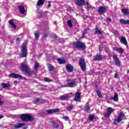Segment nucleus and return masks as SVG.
Segmentation results:
<instances>
[{
	"label": "nucleus",
	"mask_w": 129,
	"mask_h": 129,
	"mask_svg": "<svg viewBox=\"0 0 129 129\" xmlns=\"http://www.w3.org/2000/svg\"><path fill=\"white\" fill-rule=\"evenodd\" d=\"M107 103H112L113 101H118V97H111V98H107Z\"/></svg>",
	"instance_id": "obj_11"
},
{
	"label": "nucleus",
	"mask_w": 129,
	"mask_h": 129,
	"mask_svg": "<svg viewBox=\"0 0 129 129\" xmlns=\"http://www.w3.org/2000/svg\"><path fill=\"white\" fill-rule=\"evenodd\" d=\"M51 122L52 123V126L54 128H58L59 127V124L57 122L55 121H52Z\"/></svg>",
	"instance_id": "obj_23"
},
{
	"label": "nucleus",
	"mask_w": 129,
	"mask_h": 129,
	"mask_svg": "<svg viewBox=\"0 0 129 129\" xmlns=\"http://www.w3.org/2000/svg\"><path fill=\"white\" fill-rule=\"evenodd\" d=\"M39 15H41V13H38Z\"/></svg>",
	"instance_id": "obj_58"
},
{
	"label": "nucleus",
	"mask_w": 129,
	"mask_h": 129,
	"mask_svg": "<svg viewBox=\"0 0 129 129\" xmlns=\"http://www.w3.org/2000/svg\"><path fill=\"white\" fill-rule=\"evenodd\" d=\"M48 4L47 6V8L48 9H49V8H51V2L50 1H48Z\"/></svg>",
	"instance_id": "obj_44"
},
{
	"label": "nucleus",
	"mask_w": 129,
	"mask_h": 129,
	"mask_svg": "<svg viewBox=\"0 0 129 129\" xmlns=\"http://www.w3.org/2000/svg\"><path fill=\"white\" fill-rule=\"evenodd\" d=\"M114 60H115V62L116 63V65L117 66H120V61L118 59V58L117 57V56L114 55L113 56Z\"/></svg>",
	"instance_id": "obj_18"
},
{
	"label": "nucleus",
	"mask_w": 129,
	"mask_h": 129,
	"mask_svg": "<svg viewBox=\"0 0 129 129\" xmlns=\"http://www.w3.org/2000/svg\"><path fill=\"white\" fill-rule=\"evenodd\" d=\"M28 53V49H27V45L26 44L22 45V48L21 49V55L22 58H25L27 57V54Z\"/></svg>",
	"instance_id": "obj_3"
},
{
	"label": "nucleus",
	"mask_w": 129,
	"mask_h": 129,
	"mask_svg": "<svg viewBox=\"0 0 129 129\" xmlns=\"http://www.w3.org/2000/svg\"><path fill=\"white\" fill-rule=\"evenodd\" d=\"M49 71H53V70H54V68H53L52 66H50L49 67Z\"/></svg>",
	"instance_id": "obj_43"
},
{
	"label": "nucleus",
	"mask_w": 129,
	"mask_h": 129,
	"mask_svg": "<svg viewBox=\"0 0 129 129\" xmlns=\"http://www.w3.org/2000/svg\"><path fill=\"white\" fill-rule=\"evenodd\" d=\"M65 120H69V117L68 116H65Z\"/></svg>",
	"instance_id": "obj_49"
},
{
	"label": "nucleus",
	"mask_w": 129,
	"mask_h": 129,
	"mask_svg": "<svg viewBox=\"0 0 129 129\" xmlns=\"http://www.w3.org/2000/svg\"><path fill=\"white\" fill-rule=\"evenodd\" d=\"M2 86L3 87V88H8V87H10V84L9 83L2 84Z\"/></svg>",
	"instance_id": "obj_31"
},
{
	"label": "nucleus",
	"mask_w": 129,
	"mask_h": 129,
	"mask_svg": "<svg viewBox=\"0 0 129 129\" xmlns=\"http://www.w3.org/2000/svg\"><path fill=\"white\" fill-rule=\"evenodd\" d=\"M111 114L109 113H108V112H106L104 113V115L105 117H109Z\"/></svg>",
	"instance_id": "obj_37"
},
{
	"label": "nucleus",
	"mask_w": 129,
	"mask_h": 129,
	"mask_svg": "<svg viewBox=\"0 0 129 129\" xmlns=\"http://www.w3.org/2000/svg\"><path fill=\"white\" fill-rule=\"evenodd\" d=\"M25 124L24 123H18L14 126H12L11 127V128L12 129H17V128H20V127H22V126H25Z\"/></svg>",
	"instance_id": "obj_10"
},
{
	"label": "nucleus",
	"mask_w": 129,
	"mask_h": 129,
	"mask_svg": "<svg viewBox=\"0 0 129 129\" xmlns=\"http://www.w3.org/2000/svg\"><path fill=\"white\" fill-rule=\"evenodd\" d=\"M107 112L111 114L112 112H113V109L111 107H108L107 108Z\"/></svg>",
	"instance_id": "obj_29"
},
{
	"label": "nucleus",
	"mask_w": 129,
	"mask_h": 129,
	"mask_svg": "<svg viewBox=\"0 0 129 129\" xmlns=\"http://www.w3.org/2000/svg\"><path fill=\"white\" fill-rule=\"evenodd\" d=\"M14 84H15V85H16L18 84V82L15 81H14Z\"/></svg>",
	"instance_id": "obj_53"
},
{
	"label": "nucleus",
	"mask_w": 129,
	"mask_h": 129,
	"mask_svg": "<svg viewBox=\"0 0 129 129\" xmlns=\"http://www.w3.org/2000/svg\"><path fill=\"white\" fill-rule=\"evenodd\" d=\"M67 109L69 111H70V110L74 109V106H73V105H69L68 106H67Z\"/></svg>",
	"instance_id": "obj_28"
},
{
	"label": "nucleus",
	"mask_w": 129,
	"mask_h": 129,
	"mask_svg": "<svg viewBox=\"0 0 129 129\" xmlns=\"http://www.w3.org/2000/svg\"><path fill=\"white\" fill-rule=\"evenodd\" d=\"M20 118L23 121H33L35 117L31 114H24L20 115Z\"/></svg>",
	"instance_id": "obj_1"
},
{
	"label": "nucleus",
	"mask_w": 129,
	"mask_h": 129,
	"mask_svg": "<svg viewBox=\"0 0 129 129\" xmlns=\"http://www.w3.org/2000/svg\"><path fill=\"white\" fill-rule=\"evenodd\" d=\"M101 55L97 54L94 56V60L95 61H98L99 60H101Z\"/></svg>",
	"instance_id": "obj_27"
},
{
	"label": "nucleus",
	"mask_w": 129,
	"mask_h": 129,
	"mask_svg": "<svg viewBox=\"0 0 129 129\" xmlns=\"http://www.w3.org/2000/svg\"><path fill=\"white\" fill-rule=\"evenodd\" d=\"M114 49L115 51H116L120 54H122V53H123V48H122L115 47Z\"/></svg>",
	"instance_id": "obj_22"
},
{
	"label": "nucleus",
	"mask_w": 129,
	"mask_h": 129,
	"mask_svg": "<svg viewBox=\"0 0 129 129\" xmlns=\"http://www.w3.org/2000/svg\"><path fill=\"white\" fill-rule=\"evenodd\" d=\"M67 24L69 28H72V27H73V24H72V22L71 21V20H69L67 22Z\"/></svg>",
	"instance_id": "obj_32"
},
{
	"label": "nucleus",
	"mask_w": 129,
	"mask_h": 129,
	"mask_svg": "<svg viewBox=\"0 0 129 129\" xmlns=\"http://www.w3.org/2000/svg\"><path fill=\"white\" fill-rule=\"evenodd\" d=\"M97 94L99 97H101V93H100V92L98 90L97 91Z\"/></svg>",
	"instance_id": "obj_40"
},
{
	"label": "nucleus",
	"mask_w": 129,
	"mask_h": 129,
	"mask_svg": "<svg viewBox=\"0 0 129 129\" xmlns=\"http://www.w3.org/2000/svg\"><path fill=\"white\" fill-rule=\"evenodd\" d=\"M73 45L74 47H75L79 50H85V49H86V45H85V43L82 42H75L73 43Z\"/></svg>",
	"instance_id": "obj_2"
},
{
	"label": "nucleus",
	"mask_w": 129,
	"mask_h": 129,
	"mask_svg": "<svg viewBox=\"0 0 129 129\" xmlns=\"http://www.w3.org/2000/svg\"><path fill=\"white\" fill-rule=\"evenodd\" d=\"M114 78H117V73L116 72V73H115Z\"/></svg>",
	"instance_id": "obj_48"
},
{
	"label": "nucleus",
	"mask_w": 129,
	"mask_h": 129,
	"mask_svg": "<svg viewBox=\"0 0 129 129\" xmlns=\"http://www.w3.org/2000/svg\"><path fill=\"white\" fill-rule=\"evenodd\" d=\"M9 23L11 25V26H12V28H13V29H16L17 28V26H16V25H15L14 20H9Z\"/></svg>",
	"instance_id": "obj_24"
},
{
	"label": "nucleus",
	"mask_w": 129,
	"mask_h": 129,
	"mask_svg": "<svg viewBox=\"0 0 129 129\" xmlns=\"http://www.w3.org/2000/svg\"><path fill=\"white\" fill-rule=\"evenodd\" d=\"M63 119H65V116L63 117Z\"/></svg>",
	"instance_id": "obj_57"
},
{
	"label": "nucleus",
	"mask_w": 129,
	"mask_h": 129,
	"mask_svg": "<svg viewBox=\"0 0 129 129\" xmlns=\"http://www.w3.org/2000/svg\"><path fill=\"white\" fill-rule=\"evenodd\" d=\"M19 12L21 15H22V17H25L27 13H26V9H25V7L24 5H20L19 7Z\"/></svg>",
	"instance_id": "obj_5"
},
{
	"label": "nucleus",
	"mask_w": 129,
	"mask_h": 129,
	"mask_svg": "<svg viewBox=\"0 0 129 129\" xmlns=\"http://www.w3.org/2000/svg\"><path fill=\"white\" fill-rule=\"evenodd\" d=\"M120 43H122V44H123L125 46L127 45V41H126V39H125V37L123 36H122L120 39Z\"/></svg>",
	"instance_id": "obj_15"
},
{
	"label": "nucleus",
	"mask_w": 129,
	"mask_h": 129,
	"mask_svg": "<svg viewBox=\"0 0 129 129\" xmlns=\"http://www.w3.org/2000/svg\"><path fill=\"white\" fill-rule=\"evenodd\" d=\"M121 12L123 15H129V10L127 9H123L121 10Z\"/></svg>",
	"instance_id": "obj_25"
},
{
	"label": "nucleus",
	"mask_w": 129,
	"mask_h": 129,
	"mask_svg": "<svg viewBox=\"0 0 129 129\" xmlns=\"http://www.w3.org/2000/svg\"><path fill=\"white\" fill-rule=\"evenodd\" d=\"M59 110L58 109H47L46 110V112L47 114H52V113H55V112H59Z\"/></svg>",
	"instance_id": "obj_9"
},
{
	"label": "nucleus",
	"mask_w": 129,
	"mask_h": 129,
	"mask_svg": "<svg viewBox=\"0 0 129 129\" xmlns=\"http://www.w3.org/2000/svg\"><path fill=\"white\" fill-rule=\"evenodd\" d=\"M21 69H23V71H24L25 73L30 75V68L27 64L22 63L21 66Z\"/></svg>",
	"instance_id": "obj_4"
},
{
	"label": "nucleus",
	"mask_w": 129,
	"mask_h": 129,
	"mask_svg": "<svg viewBox=\"0 0 129 129\" xmlns=\"http://www.w3.org/2000/svg\"><path fill=\"white\" fill-rule=\"evenodd\" d=\"M44 81H45L46 82H51V81H52V80H51L48 78H45Z\"/></svg>",
	"instance_id": "obj_39"
},
{
	"label": "nucleus",
	"mask_w": 129,
	"mask_h": 129,
	"mask_svg": "<svg viewBox=\"0 0 129 129\" xmlns=\"http://www.w3.org/2000/svg\"><path fill=\"white\" fill-rule=\"evenodd\" d=\"M68 87H73V86L75 85V82H76V81L75 79L68 80Z\"/></svg>",
	"instance_id": "obj_8"
},
{
	"label": "nucleus",
	"mask_w": 129,
	"mask_h": 129,
	"mask_svg": "<svg viewBox=\"0 0 129 129\" xmlns=\"http://www.w3.org/2000/svg\"><path fill=\"white\" fill-rule=\"evenodd\" d=\"M80 66L83 71H85L86 70V64H85V61L84 59H81L79 60Z\"/></svg>",
	"instance_id": "obj_6"
},
{
	"label": "nucleus",
	"mask_w": 129,
	"mask_h": 129,
	"mask_svg": "<svg viewBox=\"0 0 129 129\" xmlns=\"http://www.w3.org/2000/svg\"><path fill=\"white\" fill-rule=\"evenodd\" d=\"M106 11V8H105V7H103L102 6L99 7L98 12L99 14H104Z\"/></svg>",
	"instance_id": "obj_16"
},
{
	"label": "nucleus",
	"mask_w": 129,
	"mask_h": 129,
	"mask_svg": "<svg viewBox=\"0 0 129 129\" xmlns=\"http://www.w3.org/2000/svg\"><path fill=\"white\" fill-rule=\"evenodd\" d=\"M33 94H34V95H38V93L35 92L33 93Z\"/></svg>",
	"instance_id": "obj_55"
},
{
	"label": "nucleus",
	"mask_w": 129,
	"mask_h": 129,
	"mask_svg": "<svg viewBox=\"0 0 129 129\" xmlns=\"http://www.w3.org/2000/svg\"><path fill=\"white\" fill-rule=\"evenodd\" d=\"M48 36H49V34H45L43 36L44 39H46V38H47V37H48Z\"/></svg>",
	"instance_id": "obj_46"
},
{
	"label": "nucleus",
	"mask_w": 129,
	"mask_h": 129,
	"mask_svg": "<svg viewBox=\"0 0 129 129\" xmlns=\"http://www.w3.org/2000/svg\"><path fill=\"white\" fill-rule=\"evenodd\" d=\"M44 2L45 0H38L37 5L38 7H40V6H43V5H44Z\"/></svg>",
	"instance_id": "obj_26"
},
{
	"label": "nucleus",
	"mask_w": 129,
	"mask_h": 129,
	"mask_svg": "<svg viewBox=\"0 0 129 129\" xmlns=\"http://www.w3.org/2000/svg\"><path fill=\"white\" fill-rule=\"evenodd\" d=\"M89 109H90V107H89V106H88V105H87L85 107V111H88V110H89Z\"/></svg>",
	"instance_id": "obj_38"
},
{
	"label": "nucleus",
	"mask_w": 129,
	"mask_h": 129,
	"mask_svg": "<svg viewBox=\"0 0 129 129\" xmlns=\"http://www.w3.org/2000/svg\"><path fill=\"white\" fill-rule=\"evenodd\" d=\"M35 39H38L39 37H40V33L39 32H36L34 33Z\"/></svg>",
	"instance_id": "obj_33"
},
{
	"label": "nucleus",
	"mask_w": 129,
	"mask_h": 129,
	"mask_svg": "<svg viewBox=\"0 0 129 129\" xmlns=\"http://www.w3.org/2000/svg\"><path fill=\"white\" fill-rule=\"evenodd\" d=\"M57 61L58 64H60L65 63V59L64 58H57Z\"/></svg>",
	"instance_id": "obj_21"
},
{
	"label": "nucleus",
	"mask_w": 129,
	"mask_h": 129,
	"mask_svg": "<svg viewBox=\"0 0 129 129\" xmlns=\"http://www.w3.org/2000/svg\"><path fill=\"white\" fill-rule=\"evenodd\" d=\"M39 64L38 62H35V64H34V73H37V72H38V70H39Z\"/></svg>",
	"instance_id": "obj_20"
},
{
	"label": "nucleus",
	"mask_w": 129,
	"mask_h": 129,
	"mask_svg": "<svg viewBox=\"0 0 129 129\" xmlns=\"http://www.w3.org/2000/svg\"><path fill=\"white\" fill-rule=\"evenodd\" d=\"M119 22L121 25H129V20H125L124 19H120Z\"/></svg>",
	"instance_id": "obj_19"
},
{
	"label": "nucleus",
	"mask_w": 129,
	"mask_h": 129,
	"mask_svg": "<svg viewBox=\"0 0 129 129\" xmlns=\"http://www.w3.org/2000/svg\"><path fill=\"white\" fill-rule=\"evenodd\" d=\"M107 20L108 22H111V18H107Z\"/></svg>",
	"instance_id": "obj_50"
},
{
	"label": "nucleus",
	"mask_w": 129,
	"mask_h": 129,
	"mask_svg": "<svg viewBox=\"0 0 129 129\" xmlns=\"http://www.w3.org/2000/svg\"><path fill=\"white\" fill-rule=\"evenodd\" d=\"M87 8L88 10H90L91 9V6H90L88 3H87Z\"/></svg>",
	"instance_id": "obj_41"
},
{
	"label": "nucleus",
	"mask_w": 129,
	"mask_h": 129,
	"mask_svg": "<svg viewBox=\"0 0 129 129\" xmlns=\"http://www.w3.org/2000/svg\"><path fill=\"white\" fill-rule=\"evenodd\" d=\"M75 96L76 97H81V92H80V90H77Z\"/></svg>",
	"instance_id": "obj_30"
},
{
	"label": "nucleus",
	"mask_w": 129,
	"mask_h": 129,
	"mask_svg": "<svg viewBox=\"0 0 129 129\" xmlns=\"http://www.w3.org/2000/svg\"><path fill=\"white\" fill-rule=\"evenodd\" d=\"M61 100H64L65 99V97H62L60 99Z\"/></svg>",
	"instance_id": "obj_56"
},
{
	"label": "nucleus",
	"mask_w": 129,
	"mask_h": 129,
	"mask_svg": "<svg viewBox=\"0 0 129 129\" xmlns=\"http://www.w3.org/2000/svg\"><path fill=\"white\" fill-rule=\"evenodd\" d=\"M124 117V114H123L122 112L120 113L116 120L117 122H120L121 120H122V119Z\"/></svg>",
	"instance_id": "obj_13"
},
{
	"label": "nucleus",
	"mask_w": 129,
	"mask_h": 129,
	"mask_svg": "<svg viewBox=\"0 0 129 129\" xmlns=\"http://www.w3.org/2000/svg\"><path fill=\"white\" fill-rule=\"evenodd\" d=\"M93 119H94V115H89V120H90V121H92Z\"/></svg>",
	"instance_id": "obj_34"
},
{
	"label": "nucleus",
	"mask_w": 129,
	"mask_h": 129,
	"mask_svg": "<svg viewBox=\"0 0 129 129\" xmlns=\"http://www.w3.org/2000/svg\"><path fill=\"white\" fill-rule=\"evenodd\" d=\"M3 117H4V115H0V119L1 118H3Z\"/></svg>",
	"instance_id": "obj_54"
},
{
	"label": "nucleus",
	"mask_w": 129,
	"mask_h": 129,
	"mask_svg": "<svg viewBox=\"0 0 129 129\" xmlns=\"http://www.w3.org/2000/svg\"><path fill=\"white\" fill-rule=\"evenodd\" d=\"M95 34H99L100 35L101 34V31L97 27L96 28Z\"/></svg>",
	"instance_id": "obj_36"
},
{
	"label": "nucleus",
	"mask_w": 129,
	"mask_h": 129,
	"mask_svg": "<svg viewBox=\"0 0 129 129\" xmlns=\"http://www.w3.org/2000/svg\"><path fill=\"white\" fill-rule=\"evenodd\" d=\"M38 102H39V103H44V102H45V100L37 98L33 100V103H35V104L38 103Z\"/></svg>",
	"instance_id": "obj_14"
},
{
	"label": "nucleus",
	"mask_w": 129,
	"mask_h": 129,
	"mask_svg": "<svg viewBox=\"0 0 129 129\" xmlns=\"http://www.w3.org/2000/svg\"><path fill=\"white\" fill-rule=\"evenodd\" d=\"M75 3L77 6L82 7L85 5V1L84 0H75Z\"/></svg>",
	"instance_id": "obj_7"
},
{
	"label": "nucleus",
	"mask_w": 129,
	"mask_h": 129,
	"mask_svg": "<svg viewBox=\"0 0 129 129\" xmlns=\"http://www.w3.org/2000/svg\"><path fill=\"white\" fill-rule=\"evenodd\" d=\"M68 12H72L73 10L71 7H69L67 9Z\"/></svg>",
	"instance_id": "obj_45"
},
{
	"label": "nucleus",
	"mask_w": 129,
	"mask_h": 129,
	"mask_svg": "<svg viewBox=\"0 0 129 129\" xmlns=\"http://www.w3.org/2000/svg\"><path fill=\"white\" fill-rule=\"evenodd\" d=\"M17 42H20V41H21V38H18L17 39Z\"/></svg>",
	"instance_id": "obj_51"
},
{
	"label": "nucleus",
	"mask_w": 129,
	"mask_h": 129,
	"mask_svg": "<svg viewBox=\"0 0 129 129\" xmlns=\"http://www.w3.org/2000/svg\"><path fill=\"white\" fill-rule=\"evenodd\" d=\"M114 97H118V95L117 94V93L115 94Z\"/></svg>",
	"instance_id": "obj_52"
},
{
	"label": "nucleus",
	"mask_w": 129,
	"mask_h": 129,
	"mask_svg": "<svg viewBox=\"0 0 129 129\" xmlns=\"http://www.w3.org/2000/svg\"><path fill=\"white\" fill-rule=\"evenodd\" d=\"M87 33V30H84L83 33V35H86Z\"/></svg>",
	"instance_id": "obj_47"
},
{
	"label": "nucleus",
	"mask_w": 129,
	"mask_h": 129,
	"mask_svg": "<svg viewBox=\"0 0 129 129\" xmlns=\"http://www.w3.org/2000/svg\"><path fill=\"white\" fill-rule=\"evenodd\" d=\"M11 77H12L13 78H20V79H22L23 78V76L19 75L17 74H11L10 75Z\"/></svg>",
	"instance_id": "obj_17"
},
{
	"label": "nucleus",
	"mask_w": 129,
	"mask_h": 129,
	"mask_svg": "<svg viewBox=\"0 0 129 129\" xmlns=\"http://www.w3.org/2000/svg\"><path fill=\"white\" fill-rule=\"evenodd\" d=\"M74 100L77 102H80V101H81V99L80 98V97H75Z\"/></svg>",
	"instance_id": "obj_35"
},
{
	"label": "nucleus",
	"mask_w": 129,
	"mask_h": 129,
	"mask_svg": "<svg viewBox=\"0 0 129 129\" xmlns=\"http://www.w3.org/2000/svg\"><path fill=\"white\" fill-rule=\"evenodd\" d=\"M66 69L68 72H72L74 70V67L71 64H68L66 66Z\"/></svg>",
	"instance_id": "obj_12"
},
{
	"label": "nucleus",
	"mask_w": 129,
	"mask_h": 129,
	"mask_svg": "<svg viewBox=\"0 0 129 129\" xmlns=\"http://www.w3.org/2000/svg\"><path fill=\"white\" fill-rule=\"evenodd\" d=\"M114 35H115L116 36H118V35H119V33H118V31L115 30L114 32Z\"/></svg>",
	"instance_id": "obj_42"
}]
</instances>
